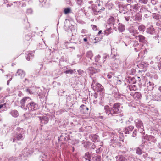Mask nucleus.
<instances>
[{
    "label": "nucleus",
    "mask_w": 161,
    "mask_h": 161,
    "mask_svg": "<svg viewBox=\"0 0 161 161\" xmlns=\"http://www.w3.org/2000/svg\"><path fill=\"white\" fill-rule=\"evenodd\" d=\"M120 104L115 103L113 106L110 108L108 106L106 105L104 107V109L106 114L110 117L117 115L119 112Z\"/></svg>",
    "instance_id": "obj_1"
},
{
    "label": "nucleus",
    "mask_w": 161,
    "mask_h": 161,
    "mask_svg": "<svg viewBox=\"0 0 161 161\" xmlns=\"http://www.w3.org/2000/svg\"><path fill=\"white\" fill-rule=\"evenodd\" d=\"M91 87L95 91L102 92L104 90L103 86L100 84L96 83L95 80L93 79Z\"/></svg>",
    "instance_id": "obj_2"
},
{
    "label": "nucleus",
    "mask_w": 161,
    "mask_h": 161,
    "mask_svg": "<svg viewBox=\"0 0 161 161\" xmlns=\"http://www.w3.org/2000/svg\"><path fill=\"white\" fill-rule=\"evenodd\" d=\"M92 65V66L89 67L88 69V72L90 75H92L94 74L97 73L99 71V69L97 68L98 67L96 64L93 63Z\"/></svg>",
    "instance_id": "obj_3"
},
{
    "label": "nucleus",
    "mask_w": 161,
    "mask_h": 161,
    "mask_svg": "<svg viewBox=\"0 0 161 161\" xmlns=\"http://www.w3.org/2000/svg\"><path fill=\"white\" fill-rule=\"evenodd\" d=\"M136 126L137 127L140 132L142 133V134L144 135V131L143 124L141 119H138L135 120Z\"/></svg>",
    "instance_id": "obj_4"
},
{
    "label": "nucleus",
    "mask_w": 161,
    "mask_h": 161,
    "mask_svg": "<svg viewBox=\"0 0 161 161\" xmlns=\"http://www.w3.org/2000/svg\"><path fill=\"white\" fill-rule=\"evenodd\" d=\"M26 107V108H25V109L28 108L29 111L36 110L39 108L38 104L31 101L27 104Z\"/></svg>",
    "instance_id": "obj_5"
},
{
    "label": "nucleus",
    "mask_w": 161,
    "mask_h": 161,
    "mask_svg": "<svg viewBox=\"0 0 161 161\" xmlns=\"http://www.w3.org/2000/svg\"><path fill=\"white\" fill-rule=\"evenodd\" d=\"M126 7L127 8H129L130 11L136 12L138 11L140 7V4L139 3H137L131 5L130 4H128L126 5Z\"/></svg>",
    "instance_id": "obj_6"
},
{
    "label": "nucleus",
    "mask_w": 161,
    "mask_h": 161,
    "mask_svg": "<svg viewBox=\"0 0 161 161\" xmlns=\"http://www.w3.org/2000/svg\"><path fill=\"white\" fill-rule=\"evenodd\" d=\"M128 31L130 33V38L133 39L134 37H136V35L138 33L137 30H136L133 26L129 27Z\"/></svg>",
    "instance_id": "obj_7"
},
{
    "label": "nucleus",
    "mask_w": 161,
    "mask_h": 161,
    "mask_svg": "<svg viewBox=\"0 0 161 161\" xmlns=\"http://www.w3.org/2000/svg\"><path fill=\"white\" fill-rule=\"evenodd\" d=\"M31 101V99L29 97H23L20 101V107L22 108L25 109V104H28Z\"/></svg>",
    "instance_id": "obj_8"
},
{
    "label": "nucleus",
    "mask_w": 161,
    "mask_h": 161,
    "mask_svg": "<svg viewBox=\"0 0 161 161\" xmlns=\"http://www.w3.org/2000/svg\"><path fill=\"white\" fill-rule=\"evenodd\" d=\"M119 62L118 56L115 54L113 55V56L110 59V62L111 65L114 67L118 64Z\"/></svg>",
    "instance_id": "obj_9"
},
{
    "label": "nucleus",
    "mask_w": 161,
    "mask_h": 161,
    "mask_svg": "<svg viewBox=\"0 0 161 161\" xmlns=\"http://www.w3.org/2000/svg\"><path fill=\"white\" fill-rule=\"evenodd\" d=\"M41 123L43 124H47L49 121V119L46 115H42L39 117Z\"/></svg>",
    "instance_id": "obj_10"
},
{
    "label": "nucleus",
    "mask_w": 161,
    "mask_h": 161,
    "mask_svg": "<svg viewBox=\"0 0 161 161\" xmlns=\"http://www.w3.org/2000/svg\"><path fill=\"white\" fill-rule=\"evenodd\" d=\"M118 22L119 20L116 19H114V17L112 16H110L109 19L108 20V23L109 25H112L114 26L115 22L116 21Z\"/></svg>",
    "instance_id": "obj_11"
},
{
    "label": "nucleus",
    "mask_w": 161,
    "mask_h": 161,
    "mask_svg": "<svg viewBox=\"0 0 161 161\" xmlns=\"http://www.w3.org/2000/svg\"><path fill=\"white\" fill-rule=\"evenodd\" d=\"M25 75V71L21 69H18L15 74L16 76H19L21 78H24Z\"/></svg>",
    "instance_id": "obj_12"
},
{
    "label": "nucleus",
    "mask_w": 161,
    "mask_h": 161,
    "mask_svg": "<svg viewBox=\"0 0 161 161\" xmlns=\"http://www.w3.org/2000/svg\"><path fill=\"white\" fill-rule=\"evenodd\" d=\"M134 128V127L133 126H129L125 128L123 132L125 134H129L133 131Z\"/></svg>",
    "instance_id": "obj_13"
},
{
    "label": "nucleus",
    "mask_w": 161,
    "mask_h": 161,
    "mask_svg": "<svg viewBox=\"0 0 161 161\" xmlns=\"http://www.w3.org/2000/svg\"><path fill=\"white\" fill-rule=\"evenodd\" d=\"M81 112L83 114L87 113L89 108L84 105H82L80 107Z\"/></svg>",
    "instance_id": "obj_14"
},
{
    "label": "nucleus",
    "mask_w": 161,
    "mask_h": 161,
    "mask_svg": "<svg viewBox=\"0 0 161 161\" xmlns=\"http://www.w3.org/2000/svg\"><path fill=\"white\" fill-rule=\"evenodd\" d=\"M118 29L119 32H123L125 29V26L121 23H119L118 26Z\"/></svg>",
    "instance_id": "obj_15"
},
{
    "label": "nucleus",
    "mask_w": 161,
    "mask_h": 161,
    "mask_svg": "<svg viewBox=\"0 0 161 161\" xmlns=\"http://www.w3.org/2000/svg\"><path fill=\"white\" fill-rule=\"evenodd\" d=\"M155 61L158 63V66L159 70H161V57L157 56L155 58Z\"/></svg>",
    "instance_id": "obj_16"
},
{
    "label": "nucleus",
    "mask_w": 161,
    "mask_h": 161,
    "mask_svg": "<svg viewBox=\"0 0 161 161\" xmlns=\"http://www.w3.org/2000/svg\"><path fill=\"white\" fill-rule=\"evenodd\" d=\"M23 139V136H22L21 133H17L15 136L13 141L14 142V140L15 141L16 140H22Z\"/></svg>",
    "instance_id": "obj_17"
},
{
    "label": "nucleus",
    "mask_w": 161,
    "mask_h": 161,
    "mask_svg": "<svg viewBox=\"0 0 161 161\" xmlns=\"http://www.w3.org/2000/svg\"><path fill=\"white\" fill-rule=\"evenodd\" d=\"M146 32L147 33L150 34H153L154 32V30L153 26H151L148 28H147Z\"/></svg>",
    "instance_id": "obj_18"
},
{
    "label": "nucleus",
    "mask_w": 161,
    "mask_h": 161,
    "mask_svg": "<svg viewBox=\"0 0 161 161\" xmlns=\"http://www.w3.org/2000/svg\"><path fill=\"white\" fill-rule=\"evenodd\" d=\"M136 38L139 40L140 42L144 43L145 41V38L144 36L142 35H139L136 37Z\"/></svg>",
    "instance_id": "obj_19"
},
{
    "label": "nucleus",
    "mask_w": 161,
    "mask_h": 161,
    "mask_svg": "<svg viewBox=\"0 0 161 161\" xmlns=\"http://www.w3.org/2000/svg\"><path fill=\"white\" fill-rule=\"evenodd\" d=\"M147 89L148 90L151 91L154 87V84L153 82H149L147 84Z\"/></svg>",
    "instance_id": "obj_20"
},
{
    "label": "nucleus",
    "mask_w": 161,
    "mask_h": 161,
    "mask_svg": "<svg viewBox=\"0 0 161 161\" xmlns=\"http://www.w3.org/2000/svg\"><path fill=\"white\" fill-rule=\"evenodd\" d=\"M91 138L93 142H96L99 141V136L96 134H93L91 136Z\"/></svg>",
    "instance_id": "obj_21"
},
{
    "label": "nucleus",
    "mask_w": 161,
    "mask_h": 161,
    "mask_svg": "<svg viewBox=\"0 0 161 161\" xmlns=\"http://www.w3.org/2000/svg\"><path fill=\"white\" fill-rule=\"evenodd\" d=\"M34 52L33 51H31L27 54V56H26V59L29 61L31 59H32L34 55Z\"/></svg>",
    "instance_id": "obj_22"
},
{
    "label": "nucleus",
    "mask_w": 161,
    "mask_h": 161,
    "mask_svg": "<svg viewBox=\"0 0 161 161\" xmlns=\"http://www.w3.org/2000/svg\"><path fill=\"white\" fill-rule=\"evenodd\" d=\"M133 17L134 19L135 20L139 21L142 19V15L139 13H137Z\"/></svg>",
    "instance_id": "obj_23"
},
{
    "label": "nucleus",
    "mask_w": 161,
    "mask_h": 161,
    "mask_svg": "<svg viewBox=\"0 0 161 161\" xmlns=\"http://www.w3.org/2000/svg\"><path fill=\"white\" fill-rule=\"evenodd\" d=\"M115 158L116 159L118 158L119 159L118 161H128L125 157L122 155L117 156Z\"/></svg>",
    "instance_id": "obj_24"
},
{
    "label": "nucleus",
    "mask_w": 161,
    "mask_h": 161,
    "mask_svg": "<svg viewBox=\"0 0 161 161\" xmlns=\"http://www.w3.org/2000/svg\"><path fill=\"white\" fill-rule=\"evenodd\" d=\"M14 117H17L19 115V113L18 111L16 110H12L10 113Z\"/></svg>",
    "instance_id": "obj_25"
},
{
    "label": "nucleus",
    "mask_w": 161,
    "mask_h": 161,
    "mask_svg": "<svg viewBox=\"0 0 161 161\" xmlns=\"http://www.w3.org/2000/svg\"><path fill=\"white\" fill-rule=\"evenodd\" d=\"M113 30L111 27L107 28L104 31V35H108L111 32H112Z\"/></svg>",
    "instance_id": "obj_26"
},
{
    "label": "nucleus",
    "mask_w": 161,
    "mask_h": 161,
    "mask_svg": "<svg viewBox=\"0 0 161 161\" xmlns=\"http://www.w3.org/2000/svg\"><path fill=\"white\" fill-rule=\"evenodd\" d=\"M86 57L88 58L91 59L92 58L93 56L92 52L91 51H88L86 53Z\"/></svg>",
    "instance_id": "obj_27"
},
{
    "label": "nucleus",
    "mask_w": 161,
    "mask_h": 161,
    "mask_svg": "<svg viewBox=\"0 0 161 161\" xmlns=\"http://www.w3.org/2000/svg\"><path fill=\"white\" fill-rule=\"evenodd\" d=\"M145 26L144 25H142L138 26V29L140 32L143 33L145 29Z\"/></svg>",
    "instance_id": "obj_28"
},
{
    "label": "nucleus",
    "mask_w": 161,
    "mask_h": 161,
    "mask_svg": "<svg viewBox=\"0 0 161 161\" xmlns=\"http://www.w3.org/2000/svg\"><path fill=\"white\" fill-rule=\"evenodd\" d=\"M136 153L139 155H141L142 153V150L139 147H137L135 148Z\"/></svg>",
    "instance_id": "obj_29"
},
{
    "label": "nucleus",
    "mask_w": 161,
    "mask_h": 161,
    "mask_svg": "<svg viewBox=\"0 0 161 161\" xmlns=\"http://www.w3.org/2000/svg\"><path fill=\"white\" fill-rule=\"evenodd\" d=\"M152 17L154 19L157 20H158L159 19V15L158 14L155 13L152 14Z\"/></svg>",
    "instance_id": "obj_30"
},
{
    "label": "nucleus",
    "mask_w": 161,
    "mask_h": 161,
    "mask_svg": "<svg viewBox=\"0 0 161 161\" xmlns=\"http://www.w3.org/2000/svg\"><path fill=\"white\" fill-rule=\"evenodd\" d=\"M146 139L147 140L149 141L152 142H154V137L151 136H148L146 137Z\"/></svg>",
    "instance_id": "obj_31"
},
{
    "label": "nucleus",
    "mask_w": 161,
    "mask_h": 161,
    "mask_svg": "<svg viewBox=\"0 0 161 161\" xmlns=\"http://www.w3.org/2000/svg\"><path fill=\"white\" fill-rule=\"evenodd\" d=\"M18 158L15 157H10L8 159V161H18Z\"/></svg>",
    "instance_id": "obj_32"
},
{
    "label": "nucleus",
    "mask_w": 161,
    "mask_h": 161,
    "mask_svg": "<svg viewBox=\"0 0 161 161\" xmlns=\"http://www.w3.org/2000/svg\"><path fill=\"white\" fill-rule=\"evenodd\" d=\"M85 158L86 160H88L89 161H90V156L88 153H86L85 154Z\"/></svg>",
    "instance_id": "obj_33"
},
{
    "label": "nucleus",
    "mask_w": 161,
    "mask_h": 161,
    "mask_svg": "<svg viewBox=\"0 0 161 161\" xmlns=\"http://www.w3.org/2000/svg\"><path fill=\"white\" fill-rule=\"evenodd\" d=\"M71 11V9L69 8H68L64 9V12L65 14H67L70 13Z\"/></svg>",
    "instance_id": "obj_34"
},
{
    "label": "nucleus",
    "mask_w": 161,
    "mask_h": 161,
    "mask_svg": "<svg viewBox=\"0 0 161 161\" xmlns=\"http://www.w3.org/2000/svg\"><path fill=\"white\" fill-rule=\"evenodd\" d=\"M134 97H137L138 99L140 98L141 97V95L139 92H136L134 95Z\"/></svg>",
    "instance_id": "obj_35"
},
{
    "label": "nucleus",
    "mask_w": 161,
    "mask_h": 161,
    "mask_svg": "<svg viewBox=\"0 0 161 161\" xmlns=\"http://www.w3.org/2000/svg\"><path fill=\"white\" fill-rule=\"evenodd\" d=\"M64 73L66 74H71L74 73V70L71 69L67 70L64 71Z\"/></svg>",
    "instance_id": "obj_36"
},
{
    "label": "nucleus",
    "mask_w": 161,
    "mask_h": 161,
    "mask_svg": "<svg viewBox=\"0 0 161 161\" xmlns=\"http://www.w3.org/2000/svg\"><path fill=\"white\" fill-rule=\"evenodd\" d=\"M90 36L91 35L90 34L85 35L84 36H86V37H84L83 39L84 41L85 42H86L87 41V40L89 38Z\"/></svg>",
    "instance_id": "obj_37"
},
{
    "label": "nucleus",
    "mask_w": 161,
    "mask_h": 161,
    "mask_svg": "<svg viewBox=\"0 0 161 161\" xmlns=\"http://www.w3.org/2000/svg\"><path fill=\"white\" fill-rule=\"evenodd\" d=\"M104 10V8H103L99 10L98 11H97V10H96L94 12V14H98L99 13H100L102 11H103Z\"/></svg>",
    "instance_id": "obj_38"
},
{
    "label": "nucleus",
    "mask_w": 161,
    "mask_h": 161,
    "mask_svg": "<svg viewBox=\"0 0 161 161\" xmlns=\"http://www.w3.org/2000/svg\"><path fill=\"white\" fill-rule=\"evenodd\" d=\"M138 2L140 3L143 4H146L148 0H138Z\"/></svg>",
    "instance_id": "obj_39"
},
{
    "label": "nucleus",
    "mask_w": 161,
    "mask_h": 161,
    "mask_svg": "<svg viewBox=\"0 0 161 161\" xmlns=\"http://www.w3.org/2000/svg\"><path fill=\"white\" fill-rule=\"evenodd\" d=\"M86 131L89 132L92 130V128L91 126H87L85 127Z\"/></svg>",
    "instance_id": "obj_40"
},
{
    "label": "nucleus",
    "mask_w": 161,
    "mask_h": 161,
    "mask_svg": "<svg viewBox=\"0 0 161 161\" xmlns=\"http://www.w3.org/2000/svg\"><path fill=\"white\" fill-rule=\"evenodd\" d=\"M91 97L93 99H95L97 97V93H94L92 95H91Z\"/></svg>",
    "instance_id": "obj_41"
},
{
    "label": "nucleus",
    "mask_w": 161,
    "mask_h": 161,
    "mask_svg": "<svg viewBox=\"0 0 161 161\" xmlns=\"http://www.w3.org/2000/svg\"><path fill=\"white\" fill-rule=\"evenodd\" d=\"M107 77L109 79H110L112 77H114L113 73L111 72L108 74L107 75Z\"/></svg>",
    "instance_id": "obj_42"
},
{
    "label": "nucleus",
    "mask_w": 161,
    "mask_h": 161,
    "mask_svg": "<svg viewBox=\"0 0 161 161\" xmlns=\"http://www.w3.org/2000/svg\"><path fill=\"white\" fill-rule=\"evenodd\" d=\"M95 159L96 161H100L101 160V157L99 155H97L95 157Z\"/></svg>",
    "instance_id": "obj_43"
},
{
    "label": "nucleus",
    "mask_w": 161,
    "mask_h": 161,
    "mask_svg": "<svg viewBox=\"0 0 161 161\" xmlns=\"http://www.w3.org/2000/svg\"><path fill=\"white\" fill-rule=\"evenodd\" d=\"M108 57V55H106V54H104L103 55V62H101V61L99 62L100 63H104L105 60V59L107 58Z\"/></svg>",
    "instance_id": "obj_44"
},
{
    "label": "nucleus",
    "mask_w": 161,
    "mask_h": 161,
    "mask_svg": "<svg viewBox=\"0 0 161 161\" xmlns=\"http://www.w3.org/2000/svg\"><path fill=\"white\" fill-rule=\"evenodd\" d=\"M77 71L79 75H83L84 73V72L81 70H78Z\"/></svg>",
    "instance_id": "obj_45"
},
{
    "label": "nucleus",
    "mask_w": 161,
    "mask_h": 161,
    "mask_svg": "<svg viewBox=\"0 0 161 161\" xmlns=\"http://www.w3.org/2000/svg\"><path fill=\"white\" fill-rule=\"evenodd\" d=\"M42 158H41L42 160L43 161H45L46 159L47 158V155L43 153V155L42 156Z\"/></svg>",
    "instance_id": "obj_46"
},
{
    "label": "nucleus",
    "mask_w": 161,
    "mask_h": 161,
    "mask_svg": "<svg viewBox=\"0 0 161 161\" xmlns=\"http://www.w3.org/2000/svg\"><path fill=\"white\" fill-rule=\"evenodd\" d=\"M91 27L94 31H96L97 30V26L95 25H91Z\"/></svg>",
    "instance_id": "obj_47"
},
{
    "label": "nucleus",
    "mask_w": 161,
    "mask_h": 161,
    "mask_svg": "<svg viewBox=\"0 0 161 161\" xmlns=\"http://www.w3.org/2000/svg\"><path fill=\"white\" fill-rule=\"evenodd\" d=\"M100 58V55H98L96 56L95 58V61L96 62H98L99 61V58Z\"/></svg>",
    "instance_id": "obj_48"
},
{
    "label": "nucleus",
    "mask_w": 161,
    "mask_h": 161,
    "mask_svg": "<svg viewBox=\"0 0 161 161\" xmlns=\"http://www.w3.org/2000/svg\"><path fill=\"white\" fill-rule=\"evenodd\" d=\"M26 92L30 94H32L33 92L30 89L27 88L26 90Z\"/></svg>",
    "instance_id": "obj_49"
},
{
    "label": "nucleus",
    "mask_w": 161,
    "mask_h": 161,
    "mask_svg": "<svg viewBox=\"0 0 161 161\" xmlns=\"http://www.w3.org/2000/svg\"><path fill=\"white\" fill-rule=\"evenodd\" d=\"M39 75V71L37 70L35 71L34 74V77H37Z\"/></svg>",
    "instance_id": "obj_50"
},
{
    "label": "nucleus",
    "mask_w": 161,
    "mask_h": 161,
    "mask_svg": "<svg viewBox=\"0 0 161 161\" xmlns=\"http://www.w3.org/2000/svg\"><path fill=\"white\" fill-rule=\"evenodd\" d=\"M129 89L130 91L135 90L136 87L135 85L132 86H129Z\"/></svg>",
    "instance_id": "obj_51"
},
{
    "label": "nucleus",
    "mask_w": 161,
    "mask_h": 161,
    "mask_svg": "<svg viewBox=\"0 0 161 161\" xmlns=\"http://www.w3.org/2000/svg\"><path fill=\"white\" fill-rule=\"evenodd\" d=\"M156 25L157 26L159 27L160 28H161V20L158 21L156 23Z\"/></svg>",
    "instance_id": "obj_52"
},
{
    "label": "nucleus",
    "mask_w": 161,
    "mask_h": 161,
    "mask_svg": "<svg viewBox=\"0 0 161 161\" xmlns=\"http://www.w3.org/2000/svg\"><path fill=\"white\" fill-rule=\"evenodd\" d=\"M151 3L153 5H155L158 3V0H151Z\"/></svg>",
    "instance_id": "obj_53"
},
{
    "label": "nucleus",
    "mask_w": 161,
    "mask_h": 161,
    "mask_svg": "<svg viewBox=\"0 0 161 161\" xmlns=\"http://www.w3.org/2000/svg\"><path fill=\"white\" fill-rule=\"evenodd\" d=\"M31 38V36L29 35H27L25 36V39L26 40L28 41Z\"/></svg>",
    "instance_id": "obj_54"
},
{
    "label": "nucleus",
    "mask_w": 161,
    "mask_h": 161,
    "mask_svg": "<svg viewBox=\"0 0 161 161\" xmlns=\"http://www.w3.org/2000/svg\"><path fill=\"white\" fill-rule=\"evenodd\" d=\"M115 80L116 81L117 84L118 85H119L121 84V81L120 80H119L117 78H116V77H115Z\"/></svg>",
    "instance_id": "obj_55"
},
{
    "label": "nucleus",
    "mask_w": 161,
    "mask_h": 161,
    "mask_svg": "<svg viewBox=\"0 0 161 161\" xmlns=\"http://www.w3.org/2000/svg\"><path fill=\"white\" fill-rule=\"evenodd\" d=\"M71 43H69L68 45L67 46H66V48H73L74 49H75V48L74 46H71L70 45Z\"/></svg>",
    "instance_id": "obj_56"
},
{
    "label": "nucleus",
    "mask_w": 161,
    "mask_h": 161,
    "mask_svg": "<svg viewBox=\"0 0 161 161\" xmlns=\"http://www.w3.org/2000/svg\"><path fill=\"white\" fill-rule=\"evenodd\" d=\"M27 151V149H25L23 151V152L24 153V154H23V155L24 157H25L27 156L28 154L27 153H25V152H26Z\"/></svg>",
    "instance_id": "obj_57"
},
{
    "label": "nucleus",
    "mask_w": 161,
    "mask_h": 161,
    "mask_svg": "<svg viewBox=\"0 0 161 161\" xmlns=\"http://www.w3.org/2000/svg\"><path fill=\"white\" fill-rule=\"evenodd\" d=\"M130 16H126L125 15L124 16V18H125V19L126 21H128L130 19Z\"/></svg>",
    "instance_id": "obj_58"
},
{
    "label": "nucleus",
    "mask_w": 161,
    "mask_h": 161,
    "mask_svg": "<svg viewBox=\"0 0 161 161\" xmlns=\"http://www.w3.org/2000/svg\"><path fill=\"white\" fill-rule=\"evenodd\" d=\"M141 65H142L143 67H146L148 65V64L146 63H145L143 62H142L141 63Z\"/></svg>",
    "instance_id": "obj_59"
},
{
    "label": "nucleus",
    "mask_w": 161,
    "mask_h": 161,
    "mask_svg": "<svg viewBox=\"0 0 161 161\" xmlns=\"http://www.w3.org/2000/svg\"><path fill=\"white\" fill-rule=\"evenodd\" d=\"M137 131L136 130H134L133 132L132 136L133 137H135L136 136Z\"/></svg>",
    "instance_id": "obj_60"
},
{
    "label": "nucleus",
    "mask_w": 161,
    "mask_h": 161,
    "mask_svg": "<svg viewBox=\"0 0 161 161\" xmlns=\"http://www.w3.org/2000/svg\"><path fill=\"white\" fill-rule=\"evenodd\" d=\"M116 140H114V139H111L110 142L111 143H116Z\"/></svg>",
    "instance_id": "obj_61"
},
{
    "label": "nucleus",
    "mask_w": 161,
    "mask_h": 161,
    "mask_svg": "<svg viewBox=\"0 0 161 161\" xmlns=\"http://www.w3.org/2000/svg\"><path fill=\"white\" fill-rule=\"evenodd\" d=\"M139 45V44L137 42H134V44L133 45V46L134 47H136L137 46Z\"/></svg>",
    "instance_id": "obj_62"
},
{
    "label": "nucleus",
    "mask_w": 161,
    "mask_h": 161,
    "mask_svg": "<svg viewBox=\"0 0 161 161\" xmlns=\"http://www.w3.org/2000/svg\"><path fill=\"white\" fill-rule=\"evenodd\" d=\"M77 2L78 4L80 5L82 3V1L81 0H77Z\"/></svg>",
    "instance_id": "obj_63"
},
{
    "label": "nucleus",
    "mask_w": 161,
    "mask_h": 161,
    "mask_svg": "<svg viewBox=\"0 0 161 161\" xmlns=\"http://www.w3.org/2000/svg\"><path fill=\"white\" fill-rule=\"evenodd\" d=\"M81 32L82 33H87V31L86 29H82V30L81 31Z\"/></svg>",
    "instance_id": "obj_64"
}]
</instances>
